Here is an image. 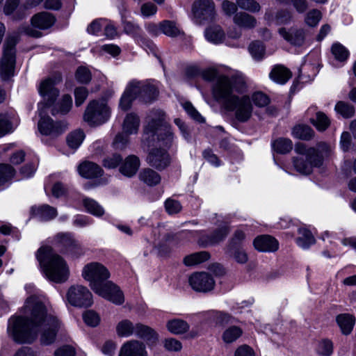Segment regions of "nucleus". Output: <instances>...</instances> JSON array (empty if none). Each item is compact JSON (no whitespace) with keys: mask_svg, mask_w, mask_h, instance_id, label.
Segmentation results:
<instances>
[{"mask_svg":"<svg viewBox=\"0 0 356 356\" xmlns=\"http://www.w3.org/2000/svg\"><path fill=\"white\" fill-rule=\"evenodd\" d=\"M67 300L75 307H90L92 304L91 293L82 285L70 286L67 293Z\"/></svg>","mask_w":356,"mask_h":356,"instance_id":"nucleus-9","label":"nucleus"},{"mask_svg":"<svg viewBox=\"0 0 356 356\" xmlns=\"http://www.w3.org/2000/svg\"><path fill=\"white\" fill-rule=\"evenodd\" d=\"M78 170L81 176L87 179L101 176L103 172L100 166L90 161H85L81 163L78 167Z\"/></svg>","mask_w":356,"mask_h":356,"instance_id":"nucleus-22","label":"nucleus"},{"mask_svg":"<svg viewBox=\"0 0 356 356\" xmlns=\"http://www.w3.org/2000/svg\"><path fill=\"white\" fill-rule=\"evenodd\" d=\"M293 163L295 169L302 175H308L312 172V167L309 162L303 157H295L293 159Z\"/></svg>","mask_w":356,"mask_h":356,"instance_id":"nucleus-42","label":"nucleus"},{"mask_svg":"<svg viewBox=\"0 0 356 356\" xmlns=\"http://www.w3.org/2000/svg\"><path fill=\"white\" fill-rule=\"evenodd\" d=\"M322 18L321 11L314 9L308 12L305 16V22L310 27H315Z\"/></svg>","mask_w":356,"mask_h":356,"instance_id":"nucleus-54","label":"nucleus"},{"mask_svg":"<svg viewBox=\"0 0 356 356\" xmlns=\"http://www.w3.org/2000/svg\"><path fill=\"white\" fill-rule=\"evenodd\" d=\"M18 42V35H8L3 44V52L1 58V73L3 79L13 76L15 66V45Z\"/></svg>","mask_w":356,"mask_h":356,"instance_id":"nucleus-8","label":"nucleus"},{"mask_svg":"<svg viewBox=\"0 0 356 356\" xmlns=\"http://www.w3.org/2000/svg\"><path fill=\"white\" fill-rule=\"evenodd\" d=\"M123 29L125 33L131 35L133 37L137 38H142L141 28L139 25L134 24L132 22L124 20L122 22Z\"/></svg>","mask_w":356,"mask_h":356,"instance_id":"nucleus-48","label":"nucleus"},{"mask_svg":"<svg viewBox=\"0 0 356 356\" xmlns=\"http://www.w3.org/2000/svg\"><path fill=\"white\" fill-rule=\"evenodd\" d=\"M83 205L88 212L95 216L100 217L104 213V209L103 207L92 199H84Z\"/></svg>","mask_w":356,"mask_h":356,"instance_id":"nucleus-41","label":"nucleus"},{"mask_svg":"<svg viewBox=\"0 0 356 356\" xmlns=\"http://www.w3.org/2000/svg\"><path fill=\"white\" fill-rule=\"evenodd\" d=\"M88 95V91L85 87H78L74 90L75 104L81 106Z\"/></svg>","mask_w":356,"mask_h":356,"instance_id":"nucleus-62","label":"nucleus"},{"mask_svg":"<svg viewBox=\"0 0 356 356\" xmlns=\"http://www.w3.org/2000/svg\"><path fill=\"white\" fill-rule=\"evenodd\" d=\"M249 51L254 59L261 60L264 57L265 48L261 42L255 41L250 44Z\"/></svg>","mask_w":356,"mask_h":356,"instance_id":"nucleus-50","label":"nucleus"},{"mask_svg":"<svg viewBox=\"0 0 356 356\" xmlns=\"http://www.w3.org/2000/svg\"><path fill=\"white\" fill-rule=\"evenodd\" d=\"M280 34L293 45L301 46L305 39V32L302 29L291 28L286 30L284 28L279 29Z\"/></svg>","mask_w":356,"mask_h":356,"instance_id":"nucleus-18","label":"nucleus"},{"mask_svg":"<svg viewBox=\"0 0 356 356\" xmlns=\"http://www.w3.org/2000/svg\"><path fill=\"white\" fill-rule=\"evenodd\" d=\"M55 22L54 16L47 12L39 13L31 18V24L40 29H47Z\"/></svg>","mask_w":356,"mask_h":356,"instance_id":"nucleus-23","label":"nucleus"},{"mask_svg":"<svg viewBox=\"0 0 356 356\" xmlns=\"http://www.w3.org/2000/svg\"><path fill=\"white\" fill-rule=\"evenodd\" d=\"M140 163L139 158L135 155H129L122 163L120 172L124 176L131 177L138 172Z\"/></svg>","mask_w":356,"mask_h":356,"instance_id":"nucleus-19","label":"nucleus"},{"mask_svg":"<svg viewBox=\"0 0 356 356\" xmlns=\"http://www.w3.org/2000/svg\"><path fill=\"white\" fill-rule=\"evenodd\" d=\"M209 258L210 254L208 252L201 251L186 256L183 262L186 266H192L206 261Z\"/></svg>","mask_w":356,"mask_h":356,"instance_id":"nucleus-32","label":"nucleus"},{"mask_svg":"<svg viewBox=\"0 0 356 356\" xmlns=\"http://www.w3.org/2000/svg\"><path fill=\"white\" fill-rule=\"evenodd\" d=\"M161 33L171 38L177 37L181 33L180 29L172 21L164 20L160 23Z\"/></svg>","mask_w":356,"mask_h":356,"instance_id":"nucleus-38","label":"nucleus"},{"mask_svg":"<svg viewBox=\"0 0 356 356\" xmlns=\"http://www.w3.org/2000/svg\"><path fill=\"white\" fill-rule=\"evenodd\" d=\"M332 53L335 58L339 61L346 60L349 55L347 49L340 43H334L332 44Z\"/></svg>","mask_w":356,"mask_h":356,"instance_id":"nucleus-51","label":"nucleus"},{"mask_svg":"<svg viewBox=\"0 0 356 356\" xmlns=\"http://www.w3.org/2000/svg\"><path fill=\"white\" fill-rule=\"evenodd\" d=\"M36 257L50 281L63 283L67 280L70 275L69 267L62 257L53 252L51 247L40 248Z\"/></svg>","mask_w":356,"mask_h":356,"instance_id":"nucleus-5","label":"nucleus"},{"mask_svg":"<svg viewBox=\"0 0 356 356\" xmlns=\"http://www.w3.org/2000/svg\"><path fill=\"white\" fill-rule=\"evenodd\" d=\"M166 211L169 214H175L181 210V205L177 200L168 199L165 202Z\"/></svg>","mask_w":356,"mask_h":356,"instance_id":"nucleus-63","label":"nucleus"},{"mask_svg":"<svg viewBox=\"0 0 356 356\" xmlns=\"http://www.w3.org/2000/svg\"><path fill=\"white\" fill-rule=\"evenodd\" d=\"M245 238V233L241 230H236L233 237L229 240L226 248L229 251L235 249V248H240L241 243Z\"/></svg>","mask_w":356,"mask_h":356,"instance_id":"nucleus-55","label":"nucleus"},{"mask_svg":"<svg viewBox=\"0 0 356 356\" xmlns=\"http://www.w3.org/2000/svg\"><path fill=\"white\" fill-rule=\"evenodd\" d=\"M136 325L128 320L124 319L116 325V333L120 337H128L135 332Z\"/></svg>","mask_w":356,"mask_h":356,"instance_id":"nucleus-34","label":"nucleus"},{"mask_svg":"<svg viewBox=\"0 0 356 356\" xmlns=\"http://www.w3.org/2000/svg\"><path fill=\"white\" fill-rule=\"evenodd\" d=\"M336 320L343 334L348 335L352 332L355 323V318L352 314H339Z\"/></svg>","mask_w":356,"mask_h":356,"instance_id":"nucleus-26","label":"nucleus"},{"mask_svg":"<svg viewBox=\"0 0 356 356\" xmlns=\"http://www.w3.org/2000/svg\"><path fill=\"white\" fill-rule=\"evenodd\" d=\"M191 288L197 292L207 293L215 286V281L212 276L205 272L195 273L188 278Z\"/></svg>","mask_w":356,"mask_h":356,"instance_id":"nucleus-11","label":"nucleus"},{"mask_svg":"<svg viewBox=\"0 0 356 356\" xmlns=\"http://www.w3.org/2000/svg\"><path fill=\"white\" fill-rule=\"evenodd\" d=\"M234 24L241 28L252 29L257 24L254 17L243 12L236 13L233 18Z\"/></svg>","mask_w":356,"mask_h":356,"instance_id":"nucleus-27","label":"nucleus"},{"mask_svg":"<svg viewBox=\"0 0 356 356\" xmlns=\"http://www.w3.org/2000/svg\"><path fill=\"white\" fill-rule=\"evenodd\" d=\"M72 107V99L69 95H64L60 101L54 106L51 110L53 115L56 114H67Z\"/></svg>","mask_w":356,"mask_h":356,"instance_id":"nucleus-31","label":"nucleus"},{"mask_svg":"<svg viewBox=\"0 0 356 356\" xmlns=\"http://www.w3.org/2000/svg\"><path fill=\"white\" fill-rule=\"evenodd\" d=\"M311 123L319 131L326 130L330 125V120L325 113L318 111L316 113V118L310 120Z\"/></svg>","mask_w":356,"mask_h":356,"instance_id":"nucleus-39","label":"nucleus"},{"mask_svg":"<svg viewBox=\"0 0 356 356\" xmlns=\"http://www.w3.org/2000/svg\"><path fill=\"white\" fill-rule=\"evenodd\" d=\"M134 90H138V85L134 81H130L120 101V106L122 110H128L131 107L132 102L137 98Z\"/></svg>","mask_w":356,"mask_h":356,"instance_id":"nucleus-21","label":"nucleus"},{"mask_svg":"<svg viewBox=\"0 0 356 356\" xmlns=\"http://www.w3.org/2000/svg\"><path fill=\"white\" fill-rule=\"evenodd\" d=\"M298 233L301 236L296 238V243L302 248L307 249L316 243V240L309 230L300 228L298 229Z\"/></svg>","mask_w":356,"mask_h":356,"instance_id":"nucleus-33","label":"nucleus"},{"mask_svg":"<svg viewBox=\"0 0 356 356\" xmlns=\"http://www.w3.org/2000/svg\"><path fill=\"white\" fill-rule=\"evenodd\" d=\"M229 232V227L227 226H224L217 229L211 234H202L200 236L197 243L203 248L216 245L224 241Z\"/></svg>","mask_w":356,"mask_h":356,"instance_id":"nucleus-13","label":"nucleus"},{"mask_svg":"<svg viewBox=\"0 0 356 356\" xmlns=\"http://www.w3.org/2000/svg\"><path fill=\"white\" fill-rule=\"evenodd\" d=\"M225 252L232 257L238 264H244L248 261V256L246 252L241 248H235V249L229 251L228 248H225Z\"/></svg>","mask_w":356,"mask_h":356,"instance_id":"nucleus-45","label":"nucleus"},{"mask_svg":"<svg viewBox=\"0 0 356 356\" xmlns=\"http://www.w3.org/2000/svg\"><path fill=\"white\" fill-rule=\"evenodd\" d=\"M84 322L89 326L95 327L100 321V318L97 313L92 310L86 312L83 314Z\"/></svg>","mask_w":356,"mask_h":356,"instance_id":"nucleus-58","label":"nucleus"},{"mask_svg":"<svg viewBox=\"0 0 356 356\" xmlns=\"http://www.w3.org/2000/svg\"><path fill=\"white\" fill-rule=\"evenodd\" d=\"M138 85V90H134L137 98L145 103H150L155 100L159 95V90L156 86L152 83H144L138 81L133 80Z\"/></svg>","mask_w":356,"mask_h":356,"instance_id":"nucleus-15","label":"nucleus"},{"mask_svg":"<svg viewBox=\"0 0 356 356\" xmlns=\"http://www.w3.org/2000/svg\"><path fill=\"white\" fill-rule=\"evenodd\" d=\"M127 134L123 132L116 135L113 145L116 149H124L129 143V138Z\"/></svg>","mask_w":356,"mask_h":356,"instance_id":"nucleus-59","label":"nucleus"},{"mask_svg":"<svg viewBox=\"0 0 356 356\" xmlns=\"http://www.w3.org/2000/svg\"><path fill=\"white\" fill-rule=\"evenodd\" d=\"M110 117V109L104 100L90 101L86 106L83 120L91 127L105 123Z\"/></svg>","mask_w":356,"mask_h":356,"instance_id":"nucleus-7","label":"nucleus"},{"mask_svg":"<svg viewBox=\"0 0 356 356\" xmlns=\"http://www.w3.org/2000/svg\"><path fill=\"white\" fill-rule=\"evenodd\" d=\"M147 161L152 167L159 170L165 169L170 163L168 153L162 149H152L147 157Z\"/></svg>","mask_w":356,"mask_h":356,"instance_id":"nucleus-14","label":"nucleus"},{"mask_svg":"<svg viewBox=\"0 0 356 356\" xmlns=\"http://www.w3.org/2000/svg\"><path fill=\"white\" fill-rule=\"evenodd\" d=\"M184 108L187 113L194 120L198 122H203L204 121L203 117L199 113V112L194 108V106L190 102H186L183 104Z\"/></svg>","mask_w":356,"mask_h":356,"instance_id":"nucleus-61","label":"nucleus"},{"mask_svg":"<svg viewBox=\"0 0 356 356\" xmlns=\"http://www.w3.org/2000/svg\"><path fill=\"white\" fill-rule=\"evenodd\" d=\"M140 125V120L137 115L129 113L123 122V131L127 134L137 133Z\"/></svg>","mask_w":356,"mask_h":356,"instance_id":"nucleus-30","label":"nucleus"},{"mask_svg":"<svg viewBox=\"0 0 356 356\" xmlns=\"http://www.w3.org/2000/svg\"><path fill=\"white\" fill-rule=\"evenodd\" d=\"M291 72L282 65H277L273 67L270 72V78L279 84L286 83L291 77Z\"/></svg>","mask_w":356,"mask_h":356,"instance_id":"nucleus-25","label":"nucleus"},{"mask_svg":"<svg viewBox=\"0 0 356 356\" xmlns=\"http://www.w3.org/2000/svg\"><path fill=\"white\" fill-rule=\"evenodd\" d=\"M24 309L31 311V319L18 316L9 321L8 332L19 343H30L36 338L38 327L44 323L40 341L44 345L54 342L60 323L52 316H47L44 305L35 296L27 298Z\"/></svg>","mask_w":356,"mask_h":356,"instance_id":"nucleus-1","label":"nucleus"},{"mask_svg":"<svg viewBox=\"0 0 356 356\" xmlns=\"http://www.w3.org/2000/svg\"><path fill=\"white\" fill-rule=\"evenodd\" d=\"M134 334L151 343L158 340V334L154 330L140 323L136 324Z\"/></svg>","mask_w":356,"mask_h":356,"instance_id":"nucleus-24","label":"nucleus"},{"mask_svg":"<svg viewBox=\"0 0 356 356\" xmlns=\"http://www.w3.org/2000/svg\"><path fill=\"white\" fill-rule=\"evenodd\" d=\"M254 247L261 252H275L278 250V241L270 235H261L253 241Z\"/></svg>","mask_w":356,"mask_h":356,"instance_id":"nucleus-17","label":"nucleus"},{"mask_svg":"<svg viewBox=\"0 0 356 356\" xmlns=\"http://www.w3.org/2000/svg\"><path fill=\"white\" fill-rule=\"evenodd\" d=\"M273 146L277 152L286 154L292 149L293 143L289 138H280L273 142Z\"/></svg>","mask_w":356,"mask_h":356,"instance_id":"nucleus-40","label":"nucleus"},{"mask_svg":"<svg viewBox=\"0 0 356 356\" xmlns=\"http://www.w3.org/2000/svg\"><path fill=\"white\" fill-rule=\"evenodd\" d=\"M122 161V158L120 154H113L103 160V165L108 169L115 168Z\"/></svg>","mask_w":356,"mask_h":356,"instance_id":"nucleus-57","label":"nucleus"},{"mask_svg":"<svg viewBox=\"0 0 356 356\" xmlns=\"http://www.w3.org/2000/svg\"><path fill=\"white\" fill-rule=\"evenodd\" d=\"M82 276L99 296L116 305H122L124 302L123 293L119 287L111 282H106L110 277V273L103 264L98 262L88 264L83 268Z\"/></svg>","mask_w":356,"mask_h":356,"instance_id":"nucleus-3","label":"nucleus"},{"mask_svg":"<svg viewBox=\"0 0 356 356\" xmlns=\"http://www.w3.org/2000/svg\"><path fill=\"white\" fill-rule=\"evenodd\" d=\"M39 92L44 101V103L39 104L40 115H42L43 107L52 106L59 95V91L55 88L54 81L51 78H48L41 82ZM67 127L66 123L62 122H54L48 116H41L38 122L40 132L46 136H57L63 134Z\"/></svg>","mask_w":356,"mask_h":356,"instance_id":"nucleus-4","label":"nucleus"},{"mask_svg":"<svg viewBox=\"0 0 356 356\" xmlns=\"http://www.w3.org/2000/svg\"><path fill=\"white\" fill-rule=\"evenodd\" d=\"M166 327L168 330L174 334H184L188 331L190 327L186 321L179 318L168 321Z\"/></svg>","mask_w":356,"mask_h":356,"instance_id":"nucleus-29","label":"nucleus"},{"mask_svg":"<svg viewBox=\"0 0 356 356\" xmlns=\"http://www.w3.org/2000/svg\"><path fill=\"white\" fill-rule=\"evenodd\" d=\"M85 135L81 130H76L70 133L67 137L68 145L73 149H76L82 143Z\"/></svg>","mask_w":356,"mask_h":356,"instance_id":"nucleus-44","label":"nucleus"},{"mask_svg":"<svg viewBox=\"0 0 356 356\" xmlns=\"http://www.w3.org/2000/svg\"><path fill=\"white\" fill-rule=\"evenodd\" d=\"M75 240L74 236L70 233H59L55 237L56 243L63 248L66 252L68 251L72 245V241Z\"/></svg>","mask_w":356,"mask_h":356,"instance_id":"nucleus-43","label":"nucleus"},{"mask_svg":"<svg viewBox=\"0 0 356 356\" xmlns=\"http://www.w3.org/2000/svg\"><path fill=\"white\" fill-rule=\"evenodd\" d=\"M332 154V148L330 145L325 142H320L315 147H310L307 151V160L314 167H320L323 165V161L328 158Z\"/></svg>","mask_w":356,"mask_h":356,"instance_id":"nucleus-10","label":"nucleus"},{"mask_svg":"<svg viewBox=\"0 0 356 356\" xmlns=\"http://www.w3.org/2000/svg\"><path fill=\"white\" fill-rule=\"evenodd\" d=\"M236 4L241 9L251 13H257L261 9L259 3L255 0H236Z\"/></svg>","mask_w":356,"mask_h":356,"instance_id":"nucleus-49","label":"nucleus"},{"mask_svg":"<svg viewBox=\"0 0 356 356\" xmlns=\"http://www.w3.org/2000/svg\"><path fill=\"white\" fill-rule=\"evenodd\" d=\"M314 134L313 129L308 125L298 124L295 126L292 130V135L298 139L308 140Z\"/></svg>","mask_w":356,"mask_h":356,"instance_id":"nucleus-35","label":"nucleus"},{"mask_svg":"<svg viewBox=\"0 0 356 356\" xmlns=\"http://www.w3.org/2000/svg\"><path fill=\"white\" fill-rule=\"evenodd\" d=\"M214 320L216 323L220 326L232 324L236 321L234 317L223 312H216L214 314Z\"/></svg>","mask_w":356,"mask_h":356,"instance_id":"nucleus-52","label":"nucleus"},{"mask_svg":"<svg viewBox=\"0 0 356 356\" xmlns=\"http://www.w3.org/2000/svg\"><path fill=\"white\" fill-rule=\"evenodd\" d=\"M31 213L32 216L43 221L51 220L58 215L56 209L48 204L32 207Z\"/></svg>","mask_w":356,"mask_h":356,"instance_id":"nucleus-20","label":"nucleus"},{"mask_svg":"<svg viewBox=\"0 0 356 356\" xmlns=\"http://www.w3.org/2000/svg\"><path fill=\"white\" fill-rule=\"evenodd\" d=\"M163 345L165 348L168 351L177 352L182 348L181 343L174 338L166 339L163 342Z\"/></svg>","mask_w":356,"mask_h":356,"instance_id":"nucleus-64","label":"nucleus"},{"mask_svg":"<svg viewBox=\"0 0 356 356\" xmlns=\"http://www.w3.org/2000/svg\"><path fill=\"white\" fill-rule=\"evenodd\" d=\"M245 86V81L241 76L228 77L220 75L217 77L213 87V95L219 102H222L228 111H235L236 119L241 122L248 121L252 117L253 106L251 99L248 95L238 97L232 95L234 90L241 91Z\"/></svg>","mask_w":356,"mask_h":356,"instance_id":"nucleus-2","label":"nucleus"},{"mask_svg":"<svg viewBox=\"0 0 356 356\" xmlns=\"http://www.w3.org/2000/svg\"><path fill=\"white\" fill-rule=\"evenodd\" d=\"M243 334V330L236 325L227 327L222 333V339L226 343H232L236 341Z\"/></svg>","mask_w":356,"mask_h":356,"instance_id":"nucleus-37","label":"nucleus"},{"mask_svg":"<svg viewBox=\"0 0 356 356\" xmlns=\"http://www.w3.org/2000/svg\"><path fill=\"white\" fill-rule=\"evenodd\" d=\"M15 169L10 165H0V186L10 179L15 175Z\"/></svg>","mask_w":356,"mask_h":356,"instance_id":"nucleus-53","label":"nucleus"},{"mask_svg":"<svg viewBox=\"0 0 356 356\" xmlns=\"http://www.w3.org/2000/svg\"><path fill=\"white\" fill-rule=\"evenodd\" d=\"M75 77L81 83H88L92 78L90 70L86 67H79L76 71Z\"/></svg>","mask_w":356,"mask_h":356,"instance_id":"nucleus-56","label":"nucleus"},{"mask_svg":"<svg viewBox=\"0 0 356 356\" xmlns=\"http://www.w3.org/2000/svg\"><path fill=\"white\" fill-rule=\"evenodd\" d=\"M148 122L144 129L143 140H154L156 135L159 141L166 147L172 145L174 134L171 127L165 122V113L159 109L152 110L148 115Z\"/></svg>","mask_w":356,"mask_h":356,"instance_id":"nucleus-6","label":"nucleus"},{"mask_svg":"<svg viewBox=\"0 0 356 356\" xmlns=\"http://www.w3.org/2000/svg\"><path fill=\"white\" fill-rule=\"evenodd\" d=\"M335 111L345 118H352L355 113L354 106L344 102H339L335 106Z\"/></svg>","mask_w":356,"mask_h":356,"instance_id":"nucleus-46","label":"nucleus"},{"mask_svg":"<svg viewBox=\"0 0 356 356\" xmlns=\"http://www.w3.org/2000/svg\"><path fill=\"white\" fill-rule=\"evenodd\" d=\"M251 102H253L257 106L264 107L269 104L270 99L263 92H257L252 95Z\"/></svg>","mask_w":356,"mask_h":356,"instance_id":"nucleus-60","label":"nucleus"},{"mask_svg":"<svg viewBox=\"0 0 356 356\" xmlns=\"http://www.w3.org/2000/svg\"><path fill=\"white\" fill-rule=\"evenodd\" d=\"M192 10L194 16L200 20L211 19L215 5L212 0H198L193 3Z\"/></svg>","mask_w":356,"mask_h":356,"instance_id":"nucleus-12","label":"nucleus"},{"mask_svg":"<svg viewBox=\"0 0 356 356\" xmlns=\"http://www.w3.org/2000/svg\"><path fill=\"white\" fill-rule=\"evenodd\" d=\"M118 356H148V353L143 342L130 340L122 346Z\"/></svg>","mask_w":356,"mask_h":356,"instance_id":"nucleus-16","label":"nucleus"},{"mask_svg":"<svg viewBox=\"0 0 356 356\" xmlns=\"http://www.w3.org/2000/svg\"><path fill=\"white\" fill-rule=\"evenodd\" d=\"M139 179L149 186L159 184L161 176L158 172L151 168H145L139 174Z\"/></svg>","mask_w":356,"mask_h":356,"instance_id":"nucleus-28","label":"nucleus"},{"mask_svg":"<svg viewBox=\"0 0 356 356\" xmlns=\"http://www.w3.org/2000/svg\"><path fill=\"white\" fill-rule=\"evenodd\" d=\"M206 38L214 44H218L225 39V33L222 29L218 26H211L205 31Z\"/></svg>","mask_w":356,"mask_h":356,"instance_id":"nucleus-36","label":"nucleus"},{"mask_svg":"<svg viewBox=\"0 0 356 356\" xmlns=\"http://www.w3.org/2000/svg\"><path fill=\"white\" fill-rule=\"evenodd\" d=\"M333 343L327 339L319 341L317 347V353L320 356H331L333 353Z\"/></svg>","mask_w":356,"mask_h":356,"instance_id":"nucleus-47","label":"nucleus"}]
</instances>
